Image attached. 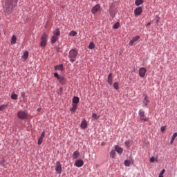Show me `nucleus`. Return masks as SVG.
<instances>
[{"mask_svg": "<svg viewBox=\"0 0 177 177\" xmlns=\"http://www.w3.org/2000/svg\"><path fill=\"white\" fill-rule=\"evenodd\" d=\"M6 109V105H1L0 106V111H3Z\"/></svg>", "mask_w": 177, "mask_h": 177, "instance_id": "36", "label": "nucleus"}, {"mask_svg": "<svg viewBox=\"0 0 177 177\" xmlns=\"http://www.w3.org/2000/svg\"><path fill=\"white\" fill-rule=\"evenodd\" d=\"M164 174H165V169H163L160 171V173L158 177H164Z\"/></svg>", "mask_w": 177, "mask_h": 177, "instance_id": "33", "label": "nucleus"}, {"mask_svg": "<svg viewBox=\"0 0 177 177\" xmlns=\"http://www.w3.org/2000/svg\"><path fill=\"white\" fill-rule=\"evenodd\" d=\"M143 106H147L149 104V97L147 95H144V100L142 101Z\"/></svg>", "mask_w": 177, "mask_h": 177, "instance_id": "14", "label": "nucleus"}, {"mask_svg": "<svg viewBox=\"0 0 177 177\" xmlns=\"http://www.w3.org/2000/svg\"><path fill=\"white\" fill-rule=\"evenodd\" d=\"M165 129H166L165 126H163L161 127L160 131H161V132H165Z\"/></svg>", "mask_w": 177, "mask_h": 177, "instance_id": "40", "label": "nucleus"}, {"mask_svg": "<svg viewBox=\"0 0 177 177\" xmlns=\"http://www.w3.org/2000/svg\"><path fill=\"white\" fill-rule=\"evenodd\" d=\"M92 117L94 118V120H99L100 116H97L96 113H93Z\"/></svg>", "mask_w": 177, "mask_h": 177, "instance_id": "35", "label": "nucleus"}, {"mask_svg": "<svg viewBox=\"0 0 177 177\" xmlns=\"http://www.w3.org/2000/svg\"><path fill=\"white\" fill-rule=\"evenodd\" d=\"M59 37H60V30H59V28H57L53 32V35L50 39L51 42L53 44H56V42L59 39Z\"/></svg>", "mask_w": 177, "mask_h": 177, "instance_id": "3", "label": "nucleus"}, {"mask_svg": "<svg viewBox=\"0 0 177 177\" xmlns=\"http://www.w3.org/2000/svg\"><path fill=\"white\" fill-rule=\"evenodd\" d=\"M157 160H156V158L154 156H152L150 158V162H154V161H156Z\"/></svg>", "mask_w": 177, "mask_h": 177, "instance_id": "38", "label": "nucleus"}, {"mask_svg": "<svg viewBox=\"0 0 177 177\" xmlns=\"http://www.w3.org/2000/svg\"><path fill=\"white\" fill-rule=\"evenodd\" d=\"M22 59H24V60H27V59H28V51H25L24 53V55H22Z\"/></svg>", "mask_w": 177, "mask_h": 177, "instance_id": "21", "label": "nucleus"}, {"mask_svg": "<svg viewBox=\"0 0 177 177\" xmlns=\"http://www.w3.org/2000/svg\"><path fill=\"white\" fill-rule=\"evenodd\" d=\"M142 12H143L142 7H138L134 10V15L135 16H139L140 15H142Z\"/></svg>", "mask_w": 177, "mask_h": 177, "instance_id": "9", "label": "nucleus"}, {"mask_svg": "<svg viewBox=\"0 0 177 177\" xmlns=\"http://www.w3.org/2000/svg\"><path fill=\"white\" fill-rule=\"evenodd\" d=\"M144 1L143 0H136L135 1V5L136 6H140L143 3Z\"/></svg>", "mask_w": 177, "mask_h": 177, "instance_id": "20", "label": "nucleus"}, {"mask_svg": "<svg viewBox=\"0 0 177 177\" xmlns=\"http://www.w3.org/2000/svg\"><path fill=\"white\" fill-rule=\"evenodd\" d=\"M16 5H17V0H5V3L3 6V10L5 16L12 15L13 8H15Z\"/></svg>", "mask_w": 177, "mask_h": 177, "instance_id": "1", "label": "nucleus"}, {"mask_svg": "<svg viewBox=\"0 0 177 177\" xmlns=\"http://www.w3.org/2000/svg\"><path fill=\"white\" fill-rule=\"evenodd\" d=\"M57 80H58L59 84H61L62 85H64V84H66V78H64V77L61 76Z\"/></svg>", "mask_w": 177, "mask_h": 177, "instance_id": "15", "label": "nucleus"}, {"mask_svg": "<svg viewBox=\"0 0 177 177\" xmlns=\"http://www.w3.org/2000/svg\"><path fill=\"white\" fill-rule=\"evenodd\" d=\"M11 99H12V100H17V95L15 93H12L11 95Z\"/></svg>", "mask_w": 177, "mask_h": 177, "instance_id": "30", "label": "nucleus"}, {"mask_svg": "<svg viewBox=\"0 0 177 177\" xmlns=\"http://www.w3.org/2000/svg\"><path fill=\"white\" fill-rule=\"evenodd\" d=\"M109 14H110L111 16H113V15H114L113 13V10H111V8L109 9Z\"/></svg>", "mask_w": 177, "mask_h": 177, "instance_id": "41", "label": "nucleus"}, {"mask_svg": "<svg viewBox=\"0 0 177 177\" xmlns=\"http://www.w3.org/2000/svg\"><path fill=\"white\" fill-rule=\"evenodd\" d=\"M71 111L72 114H74V113H75V111H77V105L73 104V107L71 109Z\"/></svg>", "mask_w": 177, "mask_h": 177, "instance_id": "22", "label": "nucleus"}, {"mask_svg": "<svg viewBox=\"0 0 177 177\" xmlns=\"http://www.w3.org/2000/svg\"><path fill=\"white\" fill-rule=\"evenodd\" d=\"M118 27H120V23L117 22L114 24L113 28H114L115 30H117V28H118Z\"/></svg>", "mask_w": 177, "mask_h": 177, "instance_id": "34", "label": "nucleus"}, {"mask_svg": "<svg viewBox=\"0 0 177 177\" xmlns=\"http://www.w3.org/2000/svg\"><path fill=\"white\" fill-rule=\"evenodd\" d=\"M140 39V36H136V37H133L132 41L134 42H136V41H139Z\"/></svg>", "mask_w": 177, "mask_h": 177, "instance_id": "32", "label": "nucleus"}, {"mask_svg": "<svg viewBox=\"0 0 177 177\" xmlns=\"http://www.w3.org/2000/svg\"><path fill=\"white\" fill-rule=\"evenodd\" d=\"M17 115L19 120H26L27 117H28V113H27V111L24 110H19L17 112Z\"/></svg>", "mask_w": 177, "mask_h": 177, "instance_id": "4", "label": "nucleus"}, {"mask_svg": "<svg viewBox=\"0 0 177 177\" xmlns=\"http://www.w3.org/2000/svg\"><path fill=\"white\" fill-rule=\"evenodd\" d=\"M138 115L140 116L141 121H145V122L149 121V118L146 117V115H145V111H143V110L140 109L139 111Z\"/></svg>", "mask_w": 177, "mask_h": 177, "instance_id": "6", "label": "nucleus"}, {"mask_svg": "<svg viewBox=\"0 0 177 177\" xmlns=\"http://www.w3.org/2000/svg\"><path fill=\"white\" fill-rule=\"evenodd\" d=\"M146 68H140L139 69V75L141 77V78H143L145 75H146Z\"/></svg>", "mask_w": 177, "mask_h": 177, "instance_id": "10", "label": "nucleus"}, {"mask_svg": "<svg viewBox=\"0 0 177 177\" xmlns=\"http://www.w3.org/2000/svg\"><path fill=\"white\" fill-rule=\"evenodd\" d=\"M107 82L109 85H113V73H109L108 75Z\"/></svg>", "mask_w": 177, "mask_h": 177, "instance_id": "13", "label": "nucleus"}, {"mask_svg": "<svg viewBox=\"0 0 177 177\" xmlns=\"http://www.w3.org/2000/svg\"><path fill=\"white\" fill-rule=\"evenodd\" d=\"M100 9H101V7H100V4H97L94 7L92 8L91 13L93 15H96V13H97V12H99V10H100Z\"/></svg>", "mask_w": 177, "mask_h": 177, "instance_id": "7", "label": "nucleus"}, {"mask_svg": "<svg viewBox=\"0 0 177 177\" xmlns=\"http://www.w3.org/2000/svg\"><path fill=\"white\" fill-rule=\"evenodd\" d=\"M115 151H117L119 154H122V148L120 147V146L116 145L115 147Z\"/></svg>", "mask_w": 177, "mask_h": 177, "instance_id": "16", "label": "nucleus"}, {"mask_svg": "<svg viewBox=\"0 0 177 177\" xmlns=\"http://www.w3.org/2000/svg\"><path fill=\"white\" fill-rule=\"evenodd\" d=\"M135 44V41H133V40H131V41H130V42L129 43V45L130 46H133V44Z\"/></svg>", "mask_w": 177, "mask_h": 177, "instance_id": "39", "label": "nucleus"}, {"mask_svg": "<svg viewBox=\"0 0 177 177\" xmlns=\"http://www.w3.org/2000/svg\"><path fill=\"white\" fill-rule=\"evenodd\" d=\"M77 56H78V50L77 49H72L69 51L68 57L71 63H74V62H75Z\"/></svg>", "mask_w": 177, "mask_h": 177, "instance_id": "2", "label": "nucleus"}, {"mask_svg": "<svg viewBox=\"0 0 177 177\" xmlns=\"http://www.w3.org/2000/svg\"><path fill=\"white\" fill-rule=\"evenodd\" d=\"M75 167H77V168H81V167H82V165H84V160H77L75 162Z\"/></svg>", "mask_w": 177, "mask_h": 177, "instance_id": "11", "label": "nucleus"}, {"mask_svg": "<svg viewBox=\"0 0 177 177\" xmlns=\"http://www.w3.org/2000/svg\"><path fill=\"white\" fill-rule=\"evenodd\" d=\"M21 97H26V93H22L21 94Z\"/></svg>", "mask_w": 177, "mask_h": 177, "instance_id": "42", "label": "nucleus"}, {"mask_svg": "<svg viewBox=\"0 0 177 177\" xmlns=\"http://www.w3.org/2000/svg\"><path fill=\"white\" fill-rule=\"evenodd\" d=\"M124 165L125 167H129V165H131V160H124Z\"/></svg>", "mask_w": 177, "mask_h": 177, "instance_id": "28", "label": "nucleus"}, {"mask_svg": "<svg viewBox=\"0 0 177 177\" xmlns=\"http://www.w3.org/2000/svg\"><path fill=\"white\" fill-rule=\"evenodd\" d=\"M88 125L86 124V121H82L80 125L82 129H86Z\"/></svg>", "mask_w": 177, "mask_h": 177, "instance_id": "18", "label": "nucleus"}, {"mask_svg": "<svg viewBox=\"0 0 177 177\" xmlns=\"http://www.w3.org/2000/svg\"><path fill=\"white\" fill-rule=\"evenodd\" d=\"M156 23H158V20H156Z\"/></svg>", "mask_w": 177, "mask_h": 177, "instance_id": "45", "label": "nucleus"}, {"mask_svg": "<svg viewBox=\"0 0 177 177\" xmlns=\"http://www.w3.org/2000/svg\"><path fill=\"white\" fill-rule=\"evenodd\" d=\"M48 34L45 32L41 35L40 46L42 48H44V46H46V43L48 42Z\"/></svg>", "mask_w": 177, "mask_h": 177, "instance_id": "5", "label": "nucleus"}, {"mask_svg": "<svg viewBox=\"0 0 177 177\" xmlns=\"http://www.w3.org/2000/svg\"><path fill=\"white\" fill-rule=\"evenodd\" d=\"M0 164H1V165H3V164H5V160H2L0 162Z\"/></svg>", "mask_w": 177, "mask_h": 177, "instance_id": "43", "label": "nucleus"}, {"mask_svg": "<svg viewBox=\"0 0 177 177\" xmlns=\"http://www.w3.org/2000/svg\"><path fill=\"white\" fill-rule=\"evenodd\" d=\"M16 41H17V38H16V36L13 35L11 38V44H16Z\"/></svg>", "mask_w": 177, "mask_h": 177, "instance_id": "25", "label": "nucleus"}, {"mask_svg": "<svg viewBox=\"0 0 177 177\" xmlns=\"http://www.w3.org/2000/svg\"><path fill=\"white\" fill-rule=\"evenodd\" d=\"M113 88L114 89H116V91H118V89H120V86L118 85V82H115L113 84Z\"/></svg>", "mask_w": 177, "mask_h": 177, "instance_id": "26", "label": "nucleus"}, {"mask_svg": "<svg viewBox=\"0 0 177 177\" xmlns=\"http://www.w3.org/2000/svg\"><path fill=\"white\" fill-rule=\"evenodd\" d=\"M151 24L150 22H149L148 24H146V26L149 27V26H151Z\"/></svg>", "mask_w": 177, "mask_h": 177, "instance_id": "44", "label": "nucleus"}, {"mask_svg": "<svg viewBox=\"0 0 177 177\" xmlns=\"http://www.w3.org/2000/svg\"><path fill=\"white\" fill-rule=\"evenodd\" d=\"M55 70H59V71H62V70H63V65L61 64V65L56 66L55 67Z\"/></svg>", "mask_w": 177, "mask_h": 177, "instance_id": "27", "label": "nucleus"}, {"mask_svg": "<svg viewBox=\"0 0 177 177\" xmlns=\"http://www.w3.org/2000/svg\"><path fill=\"white\" fill-rule=\"evenodd\" d=\"M72 157L73 160L78 158V157H80V152L75 151V152H73Z\"/></svg>", "mask_w": 177, "mask_h": 177, "instance_id": "17", "label": "nucleus"}, {"mask_svg": "<svg viewBox=\"0 0 177 177\" xmlns=\"http://www.w3.org/2000/svg\"><path fill=\"white\" fill-rule=\"evenodd\" d=\"M73 102L75 103V104L80 103V98L78 97H74L73 99Z\"/></svg>", "mask_w": 177, "mask_h": 177, "instance_id": "23", "label": "nucleus"}, {"mask_svg": "<svg viewBox=\"0 0 177 177\" xmlns=\"http://www.w3.org/2000/svg\"><path fill=\"white\" fill-rule=\"evenodd\" d=\"M54 77L58 80V78H60V75H59V73H54Z\"/></svg>", "mask_w": 177, "mask_h": 177, "instance_id": "37", "label": "nucleus"}, {"mask_svg": "<svg viewBox=\"0 0 177 177\" xmlns=\"http://www.w3.org/2000/svg\"><path fill=\"white\" fill-rule=\"evenodd\" d=\"M55 171L57 172V174H62V165L59 161H57L55 164Z\"/></svg>", "mask_w": 177, "mask_h": 177, "instance_id": "8", "label": "nucleus"}, {"mask_svg": "<svg viewBox=\"0 0 177 177\" xmlns=\"http://www.w3.org/2000/svg\"><path fill=\"white\" fill-rule=\"evenodd\" d=\"M103 145H104L103 142L102 143V146H103Z\"/></svg>", "mask_w": 177, "mask_h": 177, "instance_id": "46", "label": "nucleus"}, {"mask_svg": "<svg viewBox=\"0 0 177 177\" xmlns=\"http://www.w3.org/2000/svg\"><path fill=\"white\" fill-rule=\"evenodd\" d=\"M44 138H45V131H43L41 133V135L39 138V140H38V145H42V142L44 141Z\"/></svg>", "mask_w": 177, "mask_h": 177, "instance_id": "12", "label": "nucleus"}, {"mask_svg": "<svg viewBox=\"0 0 177 177\" xmlns=\"http://www.w3.org/2000/svg\"><path fill=\"white\" fill-rule=\"evenodd\" d=\"M95 48V43L91 42L88 45V49H94Z\"/></svg>", "mask_w": 177, "mask_h": 177, "instance_id": "29", "label": "nucleus"}, {"mask_svg": "<svg viewBox=\"0 0 177 177\" xmlns=\"http://www.w3.org/2000/svg\"><path fill=\"white\" fill-rule=\"evenodd\" d=\"M115 150H112L110 152V157H111V158H115Z\"/></svg>", "mask_w": 177, "mask_h": 177, "instance_id": "24", "label": "nucleus"}, {"mask_svg": "<svg viewBox=\"0 0 177 177\" xmlns=\"http://www.w3.org/2000/svg\"><path fill=\"white\" fill-rule=\"evenodd\" d=\"M176 137H177V133H174L172 136V138L170 141V145H173L174 144V142L175 141V139H176Z\"/></svg>", "mask_w": 177, "mask_h": 177, "instance_id": "19", "label": "nucleus"}, {"mask_svg": "<svg viewBox=\"0 0 177 177\" xmlns=\"http://www.w3.org/2000/svg\"><path fill=\"white\" fill-rule=\"evenodd\" d=\"M69 35L70 37H75V35H77V32L72 30L70 32Z\"/></svg>", "mask_w": 177, "mask_h": 177, "instance_id": "31", "label": "nucleus"}]
</instances>
